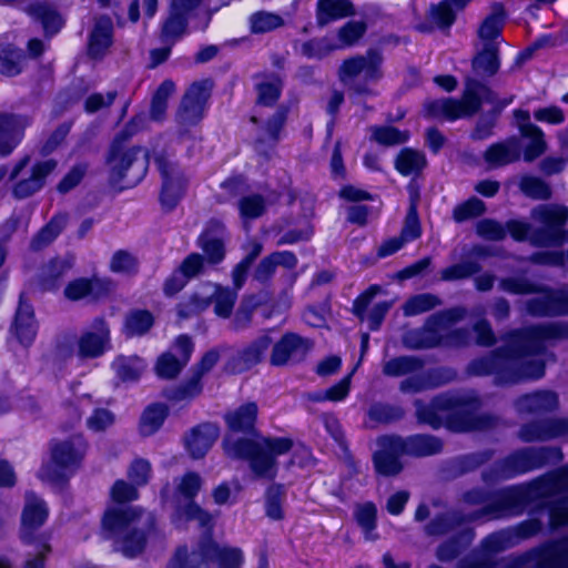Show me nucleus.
Wrapping results in <instances>:
<instances>
[{"label":"nucleus","mask_w":568,"mask_h":568,"mask_svg":"<svg viewBox=\"0 0 568 568\" xmlns=\"http://www.w3.org/2000/svg\"><path fill=\"white\" fill-rule=\"evenodd\" d=\"M568 338V322H552L514 331L506 337V345L490 355L474 359L467 371L471 375H493L497 384H516L538 379L545 374V363L536 358L547 343Z\"/></svg>","instance_id":"nucleus-1"},{"label":"nucleus","mask_w":568,"mask_h":568,"mask_svg":"<svg viewBox=\"0 0 568 568\" xmlns=\"http://www.w3.org/2000/svg\"><path fill=\"white\" fill-rule=\"evenodd\" d=\"M419 422L439 427L444 422L455 432L480 430L494 425V418L478 415L481 402L474 390L442 394L430 404L414 403Z\"/></svg>","instance_id":"nucleus-2"},{"label":"nucleus","mask_w":568,"mask_h":568,"mask_svg":"<svg viewBox=\"0 0 568 568\" xmlns=\"http://www.w3.org/2000/svg\"><path fill=\"white\" fill-rule=\"evenodd\" d=\"M154 525L151 513L143 514L132 507L109 509L102 520L108 537L115 539L118 550L126 557H135L143 550Z\"/></svg>","instance_id":"nucleus-3"},{"label":"nucleus","mask_w":568,"mask_h":568,"mask_svg":"<svg viewBox=\"0 0 568 568\" xmlns=\"http://www.w3.org/2000/svg\"><path fill=\"white\" fill-rule=\"evenodd\" d=\"M467 316V310L463 306L453 307L433 314L424 326L410 329L403 336V344L410 349L433 348L439 345L465 346L471 341L467 328L450 331V327Z\"/></svg>","instance_id":"nucleus-4"},{"label":"nucleus","mask_w":568,"mask_h":568,"mask_svg":"<svg viewBox=\"0 0 568 568\" xmlns=\"http://www.w3.org/2000/svg\"><path fill=\"white\" fill-rule=\"evenodd\" d=\"M293 442L287 437H263L260 440L233 438L224 440V450L232 458L247 459L252 471L261 478L273 479L277 473L276 457L288 453Z\"/></svg>","instance_id":"nucleus-5"},{"label":"nucleus","mask_w":568,"mask_h":568,"mask_svg":"<svg viewBox=\"0 0 568 568\" xmlns=\"http://www.w3.org/2000/svg\"><path fill=\"white\" fill-rule=\"evenodd\" d=\"M532 216L542 223V227L531 231L528 223L521 221H509L506 224L511 237L516 241L528 240L536 246L558 245L564 239L562 226L568 219V211L560 206H539L532 212Z\"/></svg>","instance_id":"nucleus-6"},{"label":"nucleus","mask_w":568,"mask_h":568,"mask_svg":"<svg viewBox=\"0 0 568 568\" xmlns=\"http://www.w3.org/2000/svg\"><path fill=\"white\" fill-rule=\"evenodd\" d=\"M384 57L381 51L371 49L365 54H356L343 61L338 78L347 90L357 95L376 94L372 84L383 78Z\"/></svg>","instance_id":"nucleus-7"},{"label":"nucleus","mask_w":568,"mask_h":568,"mask_svg":"<svg viewBox=\"0 0 568 568\" xmlns=\"http://www.w3.org/2000/svg\"><path fill=\"white\" fill-rule=\"evenodd\" d=\"M207 560L215 561L217 568H242L244 556L240 548L220 547L205 536L199 550L189 552L186 547H179L168 568H207Z\"/></svg>","instance_id":"nucleus-8"},{"label":"nucleus","mask_w":568,"mask_h":568,"mask_svg":"<svg viewBox=\"0 0 568 568\" xmlns=\"http://www.w3.org/2000/svg\"><path fill=\"white\" fill-rule=\"evenodd\" d=\"M88 450L82 435H73L63 440H53L50 445L51 460L39 470V478L48 483L64 480L68 473L80 467Z\"/></svg>","instance_id":"nucleus-9"},{"label":"nucleus","mask_w":568,"mask_h":568,"mask_svg":"<svg viewBox=\"0 0 568 568\" xmlns=\"http://www.w3.org/2000/svg\"><path fill=\"white\" fill-rule=\"evenodd\" d=\"M467 505H484L479 510L471 511L470 519L500 518L518 515L525 503L524 493L518 488H506L497 491L489 500L481 490L468 491L464 497Z\"/></svg>","instance_id":"nucleus-10"},{"label":"nucleus","mask_w":568,"mask_h":568,"mask_svg":"<svg viewBox=\"0 0 568 568\" xmlns=\"http://www.w3.org/2000/svg\"><path fill=\"white\" fill-rule=\"evenodd\" d=\"M140 153L141 149H124L118 140L112 143L106 158L109 181L112 185L125 182L129 186L136 183L144 175L146 160L140 158Z\"/></svg>","instance_id":"nucleus-11"},{"label":"nucleus","mask_w":568,"mask_h":568,"mask_svg":"<svg viewBox=\"0 0 568 568\" xmlns=\"http://www.w3.org/2000/svg\"><path fill=\"white\" fill-rule=\"evenodd\" d=\"M558 457V452L550 448H526L503 462L496 463L489 471L483 474L485 481L506 479L520 473L541 467L548 460Z\"/></svg>","instance_id":"nucleus-12"},{"label":"nucleus","mask_w":568,"mask_h":568,"mask_svg":"<svg viewBox=\"0 0 568 568\" xmlns=\"http://www.w3.org/2000/svg\"><path fill=\"white\" fill-rule=\"evenodd\" d=\"M30 158H22L13 168L10 179L17 180L12 187V195L18 200H23L39 192L45 184V179L54 171L57 162L54 160L40 161L29 170L27 166Z\"/></svg>","instance_id":"nucleus-13"},{"label":"nucleus","mask_w":568,"mask_h":568,"mask_svg":"<svg viewBox=\"0 0 568 568\" xmlns=\"http://www.w3.org/2000/svg\"><path fill=\"white\" fill-rule=\"evenodd\" d=\"M484 85L478 82L468 83L460 100L439 99L425 104L426 113L433 118L455 120L476 113L481 104L479 93Z\"/></svg>","instance_id":"nucleus-14"},{"label":"nucleus","mask_w":568,"mask_h":568,"mask_svg":"<svg viewBox=\"0 0 568 568\" xmlns=\"http://www.w3.org/2000/svg\"><path fill=\"white\" fill-rule=\"evenodd\" d=\"M155 163L162 178L160 201L165 210L171 211L183 197L187 186V178L169 154L158 155Z\"/></svg>","instance_id":"nucleus-15"},{"label":"nucleus","mask_w":568,"mask_h":568,"mask_svg":"<svg viewBox=\"0 0 568 568\" xmlns=\"http://www.w3.org/2000/svg\"><path fill=\"white\" fill-rule=\"evenodd\" d=\"M211 91L212 82L207 79L193 82L189 87L176 113V121L181 126L196 125L203 119Z\"/></svg>","instance_id":"nucleus-16"},{"label":"nucleus","mask_w":568,"mask_h":568,"mask_svg":"<svg viewBox=\"0 0 568 568\" xmlns=\"http://www.w3.org/2000/svg\"><path fill=\"white\" fill-rule=\"evenodd\" d=\"M202 486V479L196 473L185 474L179 481L176 490L180 496L184 497L187 503L179 505L175 513V520L185 518L186 520H196L201 527L209 532L212 528V516L204 511L199 505L193 503Z\"/></svg>","instance_id":"nucleus-17"},{"label":"nucleus","mask_w":568,"mask_h":568,"mask_svg":"<svg viewBox=\"0 0 568 568\" xmlns=\"http://www.w3.org/2000/svg\"><path fill=\"white\" fill-rule=\"evenodd\" d=\"M111 349V329L104 317H95L77 341V355L81 359L101 357Z\"/></svg>","instance_id":"nucleus-18"},{"label":"nucleus","mask_w":568,"mask_h":568,"mask_svg":"<svg viewBox=\"0 0 568 568\" xmlns=\"http://www.w3.org/2000/svg\"><path fill=\"white\" fill-rule=\"evenodd\" d=\"M273 344L272 337L263 333L240 347L227 361L226 369L233 374L244 373L263 362Z\"/></svg>","instance_id":"nucleus-19"},{"label":"nucleus","mask_w":568,"mask_h":568,"mask_svg":"<svg viewBox=\"0 0 568 568\" xmlns=\"http://www.w3.org/2000/svg\"><path fill=\"white\" fill-rule=\"evenodd\" d=\"M313 343L295 333L284 334L271 346L270 364L272 366H286L296 364L306 357Z\"/></svg>","instance_id":"nucleus-20"},{"label":"nucleus","mask_w":568,"mask_h":568,"mask_svg":"<svg viewBox=\"0 0 568 568\" xmlns=\"http://www.w3.org/2000/svg\"><path fill=\"white\" fill-rule=\"evenodd\" d=\"M377 449L373 454L375 469L383 476H396L403 469L399 458L406 455L402 448V437L384 435L376 439Z\"/></svg>","instance_id":"nucleus-21"},{"label":"nucleus","mask_w":568,"mask_h":568,"mask_svg":"<svg viewBox=\"0 0 568 568\" xmlns=\"http://www.w3.org/2000/svg\"><path fill=\"white\" fill-rule=\"evenodd\" d=\"M541 528V524L538 520H530L523 523L517 528V535L515 536L510 531H499L496 534H491L483 540V549L484 554L479 557H467L466 559L471 560H489V568H493V561L490 558L491 554H496L503 551L515 545V539L517 538H527L535 534H537Z\"/></svg>","instance_id":"nucleus-22"},{"label":"nucleus","mask_w":568,"mask_h":568,"mask_svg":"<svg viewBox=\"0 0 568 568\" xmlns=\"http://www.w3.org/2000/svg\"><path fill=\"white\" fill-rule=\"evenodd\" d=\"M31 118L24 114L0 112V158L10 155L21 142Z\"/></svg>","instance_id":"nucleus-23"},{"label":"nucleus","mask_w":568,"mask_h":568,"mask_svg":"<svg viewBox=\"0 0 568 568\" xmlns=\"http://www.w3.org/2000/svg\"><path fill=\"white\" fill-rule=\"evenodd\" d=\"M176 355L171 352L162 354L155 365V372L161 378L176 377L189 363L193 352V343L186 335H180L174 343Z\"/></svg>","instance_id":"nucleus-24"},{"label":"nucleus","mask_w":568,"mask_h":568,"mask_svg":"<svg viewBox=\"0 0 568 568\" xmlns=\"http://www.w3.org/2000/svg\"><path fill=\"white\" fill-rule=\"evenodd\" d=\"M219 361V353L207 352L201 362L193 368L191 378L182 386L168 390L165 396L169 400L181 402L189 400L202 392L201 378L210 372Z\"/></svg>","instance_id":"nucleus-25"},{"label":"nucleus","mask_w":568,"mask_h":568,"mask_svg":"<svg viewBox=\"0 0 568 568\" xmlns=\"http://www.w3.org/2000/svg\"><path fill=\"white\" fill-rule=\"evenodd\" d=\"M527 312L535 316L567 315L568 291L544 292L526 303Z\"/></svg>","instance_id":"nucleus-26"},{"label":"nucleus","mask_w":568,"mask_h":568,"mask_svg":"<svg viewBox=\"0 0 568 568\" xmlns=\"http://www.w3.org/2000/svg\"><path fill=\"white\" fill-rule=\"evenodd\" d=\"M48 517L45 503L33 493H27L26 505L22 511L21 538L24 542H31L32 534L43 525Z\"/></svg>","instance_id":"nucleus-27"},{"label":"nucleus","mask_w":568,"mask_h":568,"mask_svg":"<svg viewBox=\"0 0 568 568\" xmlns=\"http://www.w3.org/2000/svg\"><path fill=\"white\" fill-rule=\"evenodd\" d=\"M568 433V420L564 418L546 419L521 427L519 436L525 442L548 440Z\"/></svg>","instance_id":"nucleus-28"},{"label":"nucleus","mask_w":568,"mask_h":568,"mask_svg":"<svg viewBox=\"0 0 568 568\" xmlns=\"http://www.w3.org/2000/svg\"><path fill=\"white\" fill-rule=\"evenodd\" d=\"M296 264L297 258L292 252H274L260 261L253 272V280L264 284L272 278L277 266L292 270Z\"/></svg>","instance_id":"nucleus-29"},{"label":"nucleus","mask_w":568,"mask_h":568,"mask_svg":"<svg viewBox=\"0 0 568 568\" xmlns=\"http://www.w3.org/2000/svg\"><path fill=\"white\" fill-rule=\"evenodd\" d=\"M11 332L16 335L20 344L29 346L33 343L37 335V323L31 305L20 301Z\"/></svg>","instance_id":"nucleus-30"},{"label":"nucleus","mask_w":568,"mask_h":568,"mask_svg":"<svg viewBox=\"0 0 568 568\" xmlns=\"http://www.w3.org/2000/svg\"><path fill=\"white\" fill-rule=\"evenodd\" d=\"M113 42V22L109 17L102 16L95 19L94 27L89 38V54L101 58Z\"/></svg>","instance_id":"nucleus-31"},{"label":"nucleus","mask_w":568,"mask_h":568,"mask_svg":"<svg viewBox=\"0 0 568 568\" xmlns=\"http://www.w3.org/2000/svg\"><path fill=\"white\" fill-rule=\"evenodd\" d=\"M519 158L520 142L516 136L490 145L484 154L485 161L493 168L507 165L519 160Z\"/></svg>","instance_id":"nucleus-32"},{"label":"nucleus","mask_w":568,"mask_h":568,"mask_svg":"<svg viewBox=\"0 0 568 568\" xmlns=\"http://www.w3.org/2000/svg\"><path fill=\"white\" fill-rule=\"evenodd\" d=\"M473 513L463 510L448 511L437 516L430 520L425 527V531L429 536H440L449 532H457L462 529V525L471 521Z\"/></svg>","instance_id":"nucleus-33"},{"label":"nucleus","mask_w":568,"mask_h":568,"mask_svg":"<svg viewBox=\"0 0 568 568\" xmlns=\"http://www.w3.org/2000/svg\"><path fill=\"white\" fill-rule=\"evenodd\" d=\"M217 437L219 428L215 425H200L186 437V448L193 458H201L209 452Z\"/></svg>","instance_id":"nucleus-34"},{"label":"nucleus","mask_w":568,"mask_h":568,"mask_svg":"<svg viewBox=\"0 0 568 568\" xmlns=\"http://www.w3.org/2000/svg\"><path fill=\"white\" fill-rule=\"evenodd\" d=\"M558 405L557 395L549 390H539L527 394L516 400L519 413L542 414L555 409Z\"/></svg>","instance_id":"nucleus-35"},{"label":"nucleus","mask_w":568,"mask_h":568,"mask_svg":"<svg viewBox=\"0 0 568 568\" xmlns=\"http://www.w3.org/2000/svg\"><path fill=\"white\" fill-rule=\"evenodd\" d=\"M190 14L171 3L161 26V39L164 42H174L185 34Z\"/></svg>","instance_id":"nucleus-36"},{"label":"nucleus","mask_w":568,"mask_h":568,"mask_svg":"<svg viewBox=\"0 0 568 568\" xmlns=\"http://www.w3.org/2000/svg\"><path fill=\"white\" fill-rule=\"evenodd\" d=\"M27 12L33 19L42 23L43 29L48 34L57 33L63 24L61 16L47 0H37L32 2L28 6Z\"/></svg>","instance_id":"nucleus-37"},{"label":"nucleus","mask_w":568,"mask_h":568,"mask_svg":"<svg viewBox=\"0 0 568 568\" xmlns=\"http://www.w3.org/2000/svg\"><path fill=\"white\" fill-rule=\"evenodd\" d=\"M214 283L207 282L202 284L187 301L182 302L178 306V314L182 318L190 317L194 314L205 311L211 304L214 296Z\"/></svg>","instance_id":"nucleus-38"},{"label":"nucleus","mask_w":568,"mask_h":568,"mask_svg":"<svg viewBox=\"0 0 568 568\" xmlns=\"http://www.w3.org/2000/svg\"><path fill=\"white\" fill-rule=\"evenodd\" d=\"M402 448L406 455L429 456L442 450V442L429 435H414L407 438L402 437Z\"/></svg>","instance_id":"nucleus-39"},{"label":"nucleus","mask_w":568,"mask_h":568,"mask_svg":"<svg viewBox=\"0 0 568 568\" xmlns=\"http://www.w3.org/2000/svg\"><path fill=\"white\" fill-rule=\"evenodd\" d=\"M353 13V6L348 0H318L316 20L318 26L345 18Z\"/></svg>","instance_id":"nucleus-40"},{"label":"nucleus","mask_w":568,"mask_h":568,"mask_svg":"<svg viewBox=\"0 0 568 568\" xmlns=\"http://www.w3.org/2000/svg\"><path fill=\"white\" fill-rule=\"evenodd\" d=\"M68 215H54L31 240L30 247L40 251L50 245L67 225Z\"/></svg>","instance_id":"nucleus-41"},{"label":"nucleus","mask_w":568,"mask_h":568,"mask_svg":"<svg viewBox=\"0 0 568 568\" xmlns=\"http://www.w3.org/2000/svg\"><path fill=\"white\" fill-rule=\"evenodd\" d=\"M73 257H57L49 261L41 270V282L45 290H52L57 286L58 282L71 270L73 266Z\"/></svg>","instance_id":"nucleus-42"},{"label":"nucleus","mask_w":568,"mask_h":568,"mask_svg":"<svg viewBox=\"0 0 568 568\" xmlns=\"http://www.w3.org/2000/svg\"><path fill=\"white\" fill-rule=\"evenodd\" d=\"M112 367L121 381L134 382L140 378L146 367V364L136 355H119L114 359Z\"/></svg>","instance_id":"nucleus-43"},{"label":"nucleus","mask_w":568,"mask_h":568,"mask_svg":"<svg viewBox=\"0 0 568 568\" xmlns=\"http://www.w3.org/2000/svg\"><path fill=\"white\" fill-rule=\"evenodd\" d=\"M427 160L422 151L403 149L396 156L395 168L403 175L418 174L426 166Z\"/></svg>","instance_id":"nucleus-44"},{"label":"nucleus","mask_w":568,"mask_h":568,"mask_svg":"<svg viewBox=\"0 0 568 568\" xmlns=\"http://www.w3.org/2000/svg\"><path fill=\"white\" fill-rule=\"evenodd\" d=\"M256 416L257 405L255 403H247L226 414L225 420L234 432H248L254 427Z\"/></svg>","instance_id":"nucleus-45"},{"label":"nucleus","mask_w":568,"mask_h":568,"mask_svg":"<svg viewBox=\"0 0 568 568\" xmlns=\"http://www.w3.org/2000/svg\"><path fill=\"white\" fill-rule=\"evenodd\" d=\"M474 538L471 529L463 528L453 539L442 544L436 551V557L440 561H450L455 559L463 548L470 544Z\"/></svg>","instance_id":"nucleus-46"},{"label":"nucleus","mask_w":568,"mask_h":568,"mask_svg":"<svg viewBox=\"0 0 568 568\" xmlns=\"http://www.w3.org/2000/svg\"><path fill=\"white\" fill-rule=\"evenodd\" d=\"M23 53L11 43L0 42V73L14 77L22 70Z\"/></svg>","instance_id":"nucleus-47"},{"label":"nucleus","mask_w":568,"mask_h":568,"mask_svg":"<svg viewBox=\"0 0 568 568\" xmlns=\"http://www.w3.org/2000/svg\"><path fill=\"white\" fill-rule=\"evenodd\" d=\"M473 67L478 74L491 77L499 70L498 48L495 43H486L475 57Z\"/></svg>","instance_id":"nucleus-48"},{"label":"nucleus","mask_w":568,"mask_h":568,"mask_svg":"<svg viewBox=\"0 0 568 568\" xmlns=\"http://www.w3.org/2000/svg\"><path fill=\"white\" fill-rule=\"evenodd\" d=\"M168 416V408L163 404L148 406L140 418V433L143 436L153 435L162 426Z\"/></svg>","instance_id":"nucleus-49"},{"label":"nucleus","mask_w":568,"mask_h":568,"mask_svg":"<svg viewBox=\"0 0 568 568\" xmlns=\"http://www.w3.org/2000/svg\"><path fill=\"white\" fill-rule=\"evenodd\" d=\"M470 0H444L430 10L432 19L442 28L455 21L456 13L465 8Z\"/></svg>","instance_id":"nucleus-50"},{"label":"nucleus","mask_w":568,"mask_h":568,"mask_svg":"<svg viewBox=\"0 0 568 568\" xmlns=\"http://www.w3.org/2000/svg\"><path fill=\"white\" fill-rule=\"evenodd\" d=\"M213 290L214 296L212 304H214V313L223 318L230 317L237 298V292L215 283Z\"/></svg>","instance_id":"nucleus-51"},{"label":"nucleus","mask_w":568,"mask_h":568,"mask_svg":"<svg viewBox=\"0 0 568 568\" xmlns=\"http://www.w3.org/2000/svg\"><path fill=\"white\" fill-rule=\"evenodd\" d=\"M423 361L414 356H399L384 363L383 373L387 376H403L419 371Z\"/></svg>","instance_id":"nucleus-52"},{"label":"nucleus","mask_w":568,"mask_h":568,"mask_svg":"<svg viewBox=\"0 0 568 568\" xmlns=\"http://www.w3.org/2000/svg\"><path fill=\"white\" fill-rule=\"evenodd\" d=\"M504 22V10L501 6H497L494 9V12L481 22L478 29L479 38L484 41H487V43H494L493 41L500 36Z\"/></svg>","instance_id":"nucleus-53"},{"label":"nucleus","mask_w":568,"mask_h":568,"mask_svg":"<svg viewBox=\"0 0 568 568\" xmlns=\"http://www.w3.org/2000/svg\"><path fill=\"white\" fill-rule=\"evenodd\" d=\"M404 414L402 407L384 403L372 404L367 410V417L374 424L397 422L404 417Z\"/></svg>","instance_id":"nucleus-54"},{"label":"nucleus","mask_w":568,"mask_h":568,"mask_svg":"<svg viewBox=\"0 0 568 568\" xmlns=\"http://www.w3.org/2000/svg\"><path fill=\"white\" fill-rule=\"evenodd\" d=\"M154 318L148 311H133L126 318L124 324V333L126 336L144 335L153 326Z\"/></svg>","instance_id":"nucleus-55"},{"label":"nucleus","mask_w":568,"mask_h":568,"mask_svg":"<svg viewBox=\"0 0 568 568\" xmlns=\"http://www.w3.org/2000/svg\"><path fill=\"white\" fill-rule=\"evenodd\" d=\"M371 139L385 146H393L405 143L409 138L408 131H399L389 125L371 126Z\"/></svg>","instance_id":"nucleus-56"},{"label":"nucleus","mask_w":568,"mask_h":568,"mask_svg":"<svg viewBox=\"0 0 568 568\" xmlns=\"http://www.w3.org/2000/svg\"><path fill=\"white\" fill-rule=\"evenodd\" d=\"M440 305V300L433 294L423 293L409 297L403 305L405 316H416Z\"/></svg>","instance_id":"nucleus-57"},{"label":"nucleus","mask_w":568,"mask_h":568,"mask_svg":"<svg viewBox=\"0 0 568 568\" xmlns=\"http://www.w3.org/2000/svg\"><path fill=\"white\" fill-rule=\"evenodd\" d=\"M199 245L205 254V261L211 265L221 263L225 257V247L221 239L204 233L199 239Z\"/></svg>","instance_id":"nucleus-58"},{"label":"nucleus","mask_w":568,"mask_h":568,"mask_svg":"<svg viewBox=\"0 0 568 568\" xmlns=\"http://www.w3.org/2000/svg\"><path fill=\"white\" fill-rule=\"evenodd\" d=\"M282 90L281 80L272 75L256 83L257 104L270 106L280 98Z\"/></svg>","instance_id":"nucleus-59"},{"label":"nucleus","mask_w":568,"mask_h":568,"mask_svg":"<svg viewBox=\"0 0 568 568\" xmlns=\"http://www.w3.org/2000/svg\"><path fill=\"white\" fill-rule=\"evenodd\" d=\"M481 270V265L474 260L463 261L445 267L440 271L443 281H458L477 274Z\"/></svg>","instance_id":"nucleus-60"},{"label":"nucleus","mask_w":568,"mask_h":568,"mask_svg":"<svg viewBox=\"0 0 568 568\" xmlns=\"http://www.w3.org/2000/svg\"><path fill=\"white\" fill-rule=\"evenodd\" d=\"M250 23L253 33H265L282 27L284 20L275 13L258 11L251 16Z\"/></svg>","instance_id":"nucleus-61"},{"label":"nucleus","mask_w":568,"mask_h":568,"mask_svg":"<svg viewBox=\"0 0 568 568\" xmlns=\"http://www.w3.org/2000/svg\"><path fill=\"white\" fill-rule=\"evenodd\" d=\"M99 286L100 281L97 278H77L65 286L64 296L70 301H79L87 296L93 295L95 288Z\"/></svg>","instance_id":"nucleus-62"},{"label":"nucleus","mask_w":568,"mask_h":568,"mask_svg":"<svg viewBox=\"0 0 568 568\" xmlns=\"http://www.w3.org/2000/svg\"><path fill=\"white\" fill-rule=\"evenodd\" d=\"M239 211L244 220H253L260 217L266 207L265 199L260 194H250L243 196L239 201Z\"/></svg>","instance_id":"nucleus-63"},{"label":"nucleus","mask_w":568,"mask_h":568,"mask_svg":"<svg viewBox=\"0 0 568 568\" xmlns=\"http://www.w3.org/2000/svg\"><path fill=\"white\" fill-rule=\"evenodd\" d=\"M540 568H568V540L551 546L547 550Z\"/></svg>","instance_id":"nucleus-64"}]
</instances>
